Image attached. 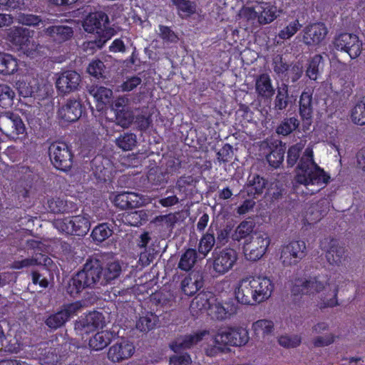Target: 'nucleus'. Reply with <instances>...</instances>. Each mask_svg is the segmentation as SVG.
<instances>
[{"label":"nucleus","instance_id":"nucleus-1","mask_svg":"<svg viewBox=\"0 0 365 365\" xmlns=\"http://www.w3.org/2000/svg\"><path fill=\"white\" fill-rule=\"evenodd\" d=\"M330 177L314 161L312 146H308L298 163V192L313 195L325 186Z\"/></svg>","mask_w":365,"mask_h":365},{"label":"nucleus","instance_id":"nucleus-2","mask_svg":"<svg viewBox=\"0 0 365 365\" xmlns=\"http://www.w3.org/2000/svg\"><path fill=\"white\" fill-rule=\"evenodd\" d=\"M103 262L102 256L89 257L83 268L69 279L66 292L73 297H77L86 289H93L101 285Z\"/></svg>","mask_w":365,"mask_h":365},{"label":"nucleus","instance_id":"nucleus-3","mask_svg":"<svg viewBox=\"0 0 365 365\" xmlns=\"http://www.w3.org/2000/svg\"><path fill=\"white\" fill-rule=\"evenodd\" d=\"M274 284L267 277H249L241 279L235 290L237 302L245 305L259 304L268 299Z\"/></svg>","mask_w":365,"mask_h":365},{"label":"nucleus","instance_id":"nucleus-4","mask_svg":"<svg viewBox=\"0 0 365 365\" xmlns=\"http://www.w3.org/2000/svg\"><path fill=\"white\" fill-rule=\"evenodd\" d=\"M346 279L341 274H337L334 279L331 281H327L326 284L317 280L316 278L300 280V284H298V292L302 294H314L319 292L325 289V286L329 287V292L322 293L320 296L319 307L321 309L327 307H334L339 305L337 295L339 288L344 284Z\"/></svg>","mask_w":365,"mask_h":365},{"label":"nucleus","instance_id":"nucleus-5","mask_svg":"<svg viewBox=\"0 0 365 365\" xmlns=\"http://www.w3.org/2000/svg\"><path fill=\"white\" fill-rule=\"evenodd\" d=\"M53 225L61 233L77 236H85L91 227L88 217L81 215L56 219Z\"/></svg>","mask_w":365,"mask_h":365},{"label":"nucleus","instance_id":"nucleus-6","mask_svg":"<svg viewBox=\"0 0 365 365\" xmlns=\"http://www.w3.org/2000/svg\"><path fill=\"white\" fill-rule=\"evenodd\" d=\"M0 131L14 140L22 139L26 135V128L21 118L12 111L0 114Z\"/></svg>","mask_w":365,"mask_h":365},{"label":"nucleus","instance_id":"nucleus-7","mask_svg":"<svg viewBox=\"0 0 365 365\" xmlns=\"http://www.w3.org/2000/svg\"><path fill=\"white\" fill-rule=\"evenodd\" d=\"M31 33L29 29L14 26L9 29L6 39L16 49L23 51L27 56H32L37 49V46L31 41Z\"/></svg>","mask_w":365,"mask_h":365},{"label":"nucleus","instance_id":"nucleus-8","mask_svg":"<svg viewBox=\"0 0 365 365\" xmlns=\"http://www.w3.org/2000/svg\"><path fill=\"white\" fill-rule=\"evenodd\" d=\"M48 154L53 166L62 171L71 169L73 165V154L71 148L63 141L54 142L48 148Z\"/></svg>","mask_w":365,"mask_h":365},{"label":"nucleus","instance_id":"nucleus-9","mask_svg":"<svg viewBox=\"0 0 365 365\" xmlns=\"http://www.w3.org/2000/svg\"><path fill=\"white\" fill-rule=\"evenodd\" d=\"M334 47L339 51L345 52L351 58L359 57L362 51V41L354 34L343 32L335 36Z\"/></svg>","mask_w":365,"mask_h":365},{"label":"nucleus","instance_id":"nucleus-10","mask_svg":"<svg viewBox=\"0 0 365 365\" xmlns=\"http://www.w3.org/2000/svg\"><path fill=\"white\" fill-rule=\"evenodd\" d=\"M270 244V239L267 233H255L250 242H245L243 252L247 260L257 261L267 252Z\"/></svg>","mask_w":365,"mask_h":365},{"label":"nucleus","instance_id":"nucleus-11","mask_svg":"<svg viewBox=\"0 0 365 365\" xmlns=\"http://www.w3.org/2000/svg\"><path fill=\"white\" fill-rule=\"evenodd\" d=\"M214 339L217 345L241 346L247 343L249 335L245 329L227 327L219 329Z\"/></svg>","mask_w":365,"mask_h":365},{"label":"nucleus","instance_id":"nucleus-12","mask_svg":"<svg viewBox=\"0 0 365 365\" xmlns=\"http://www.w3.org/2000/svg\"><path fill=\"white\" fill-rule=\"evenodd\" d=\"M237 260L235 250L230 247L224 248L213 252V270L218 275H222L232 269Z\"/></svg>","mask_w":365,"mask_h":365},{"label":"nucleus","instance_id":"nucleus-13","mask_svg":"<svg viewBox=\"0 0 365 365\" xmlns=\"http://www.w3.org/2000/svg\"><path fill=\"white\" fill-rule=\"evenodd\" d=\"M320 247L326 252V259L331 265L339 267L346 259L344 248L333 238L323 239L320 242Z\"/></svg>","mask_w":365,"mask_h":365},{"label":"nucleus","instance_id":"nucleus-14","mask_svg":"<svg viewBox=\"0 0 365 365\" xmlns=\"http://www.w3.org/2000/svg\"><path fill=\"white\" fill-rule=\"evenodd\" d=\"M259 5V22L266 24L273 21L282 11V0H256Z\"/></svg>","mask_w":365,"mask_h":365},{"label":"nucleus","instance_id":"nucleus-15","mask_svg":"<svg viewBox=\"0 0 365 365\" xmlns=\"http://www.w3.org/2000/svg\"><path fill=\"white\" fill-rule=\"evenodd\" d=\"M81 81V76L76 71H65L58 74L56 87L59 94L65 95L76 91Z\"/></svg>","mask_w":365,"mask_h":365},{"label":"nucleus","instance_id":"nucleus-16","mask_svg":"<svg viewBox=\"0 0 365 365\" xmlns=\"http://www.w3.org/2000/svg\"><path fill=\"white\" fill-rule=\"evenodd\" d=\"M76 309L77 307L74 304H65L58 312L47 316L44 324L50 330H56L64 326Z\"/></svg>","mask_w":365,"mask_h":365},{"label":"nucleus","instance_id":"nucleus-17","mask_svg":"<svg viewBox=\"0 0 365 365\" xmlns=\"http://www.w3.org/2000/svg\"><path fill=\"white\" fill-rule=\"evenodd\" d=\"M86 113V108L80 100L68 99L58 111V117L64 121L72 123Z\"/></svg>","mask_w":365,"mask_h":365},{"label":"nucleus","instance_id":"nucleus-18","mask_svg":"<svg viewBox=\"0 0 365 365\" xmlns=\"http://www.w3.org/2000/svg\"><path fill=\"white\" fill-rule=\"evenodd\" d=\"M109 22L108 16L103 11L90 13L84 19L83 26L88 33L99 34L104 31H111L106 28Z\"/></svg>","mask_w":365,"mask_h":365},{"label":"nucleus","instance_id":"nucleus-19","mask_svg":"<svg viewBox=\"0 0 365 365\" xmlns=\"http://www.w3.org/2000/svg\"><path fill=\"white\" fill-rule=\"evenodd\" d=\"M104 319L102 313L97 311L90 312L76 322V329L87 334L98 328H103L105 324Z\"/></svg>","mask_w":365,"mask_h":365},{"label":"nucleus","instance_id":"nucleus-20","mask_svg":"<svg viewBox=\"0 0 365 365\" xmlns=\"http://www.w3.org/2000/svg\"><path fill=\"white\" fill-rule=\"evenodd\" d=\"M327 33V29L322 23L309 25L304 29L303 41L307 45H318L325 38Z\"/></svg>","mask_w":365,"mask_h":365},{"label":"nucleus","instance_id":"nucleus-21","mask_svg":"<svg viewBox=\"0 0 365 365\" xmlns=\"http://www.w3.org/2000/svg\"><path fill=\"white\" fill-rule=\"evenodd\" d=\"M135 351L133 343L124 341L111 346L108 351V358L113 362H119L130 358Z\"/></svg>","mask_w":365,"mask_h":365},{"label":"nucleus","instance_id":"nucleus-22","mask_svg":"<svg viewBox=\"0 0 365 365\" xmlns=\"http://www.w3.org/2000/svg\"><path fill=\"white\" fill-rule=\"evenodd\" d=\"M90 165L96 178L104 182L109 178L111 173V164L108 158L98 154L91 160Z\"/></svg>","mask_w":365,"mask_h":365},{"label":"nucleus","instance_id":"nucleus-23","mask_svg":"<svg viewBox=\"0 0 365 365\" xmlns=\"http://www.w3.org/2000/svg\"><path fill=\"white\" fill-rule=\"evenodd\" d=\"M326 200H322L317 202L307 204L303 212L302 222L304 225H313L319 221L324 214L327 212V208L324 207Z\"/></svg>","mask_w":365,"mask_h":365},{"label":"nucleus","instance_id":"nucleus-24","mask_svg":"<svg viewBox=\"0 0 365 365\" xmlns=\"http://www.w3.org/2000/svg\"><path fill=\"white\" fill-rule=\"evenodd\" d=\"M312 92L310 89L304 91L299 101V113L302 120V129L305 132L310 129L312 125Z\"/></svg>","mask_w":365,"mask_h":365},{"label":"nucleus","instance_id":"nucleus-25","mask_svg":"<svg viewBox=\"0 0 365 365\" xmlns=\"http://www.w3.org/2000/svg\"><path fill=\"white\" fill-rule=\"evenodd\" d=\"M44 34L50 41L61 44L73 36V30L68 26L54 25L46 28L44 30Z\"/></svg>","mask_w":365,"mask_h":365},{"label":"nucleus","instance_id":"nucleus-26","mask_svg":"<svg viewBox=\"0 0 365 365\" xmlns=\"http://www.w3.org/2000/svg\"><path fill=\"white\" fill-rule=\"evenodd\" d=\"M209 331L202 330L194 334L185 335L180 342H176L171 346V349L175 352H178L181 349H191L194 345L201 341L204 336L207 335Z\"/></svg>","mask_w":365,"mask_h":365},{"label":"nucleus","instance_id":"nucleus-27","mask_svg":"<svg viewBox=\"0 0 365 365\" xmlns=\"http://www.w3.org/2000/svg\"><path fill=\"white\" fill-rule=\"evenodd\" d=\"M267 184V180L258 174H250L246 184L247 195L256 197L263 193Z\"/></svg>","mask_w":365,"mask_h":365},{"label":"nucleus","instance_id":"nucleus-28","mask_svg":"<svg viewBox=\"0 0 365 365\" xmlns=\"http://www.w3.org/2000/svg\"><path fill=\"white\" fill-rule=\"evenodd\" d=\"M204 284L202 277L198 274H190L185 277L181 282V289L187 296H193Z\"/></svg>","mask_w":365,"mask_h":365},{"label":"nucleus","instance_id":"nucleus-29","mask_svg":"<svg viewBox=\"0 0 365 365\" xmlns=\"http://www.w3.org/2000/svg\"><path fill=\"white\" fill-rule=\"evenodd\" d=\"M286 150L285 145L282 141L275 142L270 146V153L267 155L266 159L270 166L278 168L284 161Z\"/></svg>","mask_w":365,"mask_h":365},{"label":"nucleus","instance_id":"nucleus-30","mask_svg":"<svg viewBox=\"0 0 365 365\" xmlns=\"http://www.w3.org/2000/svg\"><path fill=\"white\" fill-rule=\"evenodd\" d=\"M48 207L53 213H68L77 209L76 204L61 197H52L48 200Z\"/></svg>","mask_w":365,"mask_h":365},{"label":"nucleus","instance_id":"nucleus-31","mask_svg":"<svg viewBox=\"0 0 365 365\" xmlns=\"http://www.w3.org/2000/svg\"><path fill=\"white\" fill-rule=\"evenodd\" d=\"M181 19H187L197 13V4L190 0H170Z\"/></svg>","mask_w":365,"mask_h":365},{"label":"nucleus","instance_id":"nucleus-32","mask_svg":"<svg viewBox=\"0 0 365 365\" xmlns=\"http://www.w3.org/2000/svg\"><path fill=\"white\" fill-rule=\"evenodd\" d=\"M123 223L127 225L139 227L148 220V215L144 210L125 212L121 217Z\"/></svg>","mask_w":365,"mask_h":365},{"label":"nucleus","instance_id":"nucleus-33","mask_svg":"<svg viewBox=\"0 0 365 365\" xmlns=\"http://www.w3.org/2000/svg\"><path fill=\"white\" fill-rule=\"evenodd\" d=\"M121 266L118 262H108L105 267L103 266V270L102 271L101 286H105L118 278L121 273Z\"/></svg>","mask_w":365,"mask_h":365},{"label":"nucleus","instance_id":"nucleus-34","mask_svg":"<svg viewBox=\"0 0 365 365\" xmlns=\"http://www.w3.org/2000/svg\"><path fill=\"white\" fill-rule=\"evenodd\" d=\"M112 333L108 331H98L89 340V346L95 351H99L106 347L112 340Z\"/></svg>","mask_w":365,"mask_h":365},{"label":"nucleus","instance_id":"nucleus-35","mask_svg":"<svg viewBox=\"0 0 365 365\" xmlns=\"http://www.w3.org/2000/svg\"><path fill=\"white\" fill-rule=\"evenodd\" d=\"M151 301L162 308H170L175 301V297L170 290L162 289L151 295Z\"/></svg>","mask_w":365,"mask_h":365},{"label":"nucleus","instance_id":"nucleus-36","mask_svg":"<svg viewBox=\"0 0 365 365\" xmlns=\"http://www.w3.org/2000/svg\"><path fill=\"white\" fill-rule=\"evenodd\" d=\"M297 240L293 239L288 244L284 245L281 250L280 259L284 266L295 264L297 262Z\"/></svg>","mask_w":365,"mask_h":365},{"label":"nucleus","instance_id":"nucleus-37","mask_svg":"<svg viewBox=\"0 0 365 365\" xmlns=\"http://www.w3.org/2000/svg\"><path fill=\"white\" fill-rule=\"evenodd\" d=\"M197 259L195 249L188 248L180 257L178 267L185 272H189L195 266Z\"/></svg>","mask_w":365,"mask_h":365},{"label":"nucleus","instance_id":"nucleus-38","mask_svg":"<svg viewBox=\"0 0 365 365\" xmlns=\"http://www.w3.org/2000/svg\"><path fill=\"white\" fill-rule=\"evenodd\" d=\"M18 67L16 59L11 54L0 52V73L11 75Z\"/></svg>","mask_w":365,"mask_h":365},{"label":"nucleus","instance_id":"nucleus-39","mask_svg":"<svg viewBox=\"0 0 365 365\" xmlns=\"http://www.w3.org/2000/svg\"><path fill=\"white\" fill-rule=\"evenodd\" d=\"M257 93L262 96H270L274 93V89L269 76L262 73L259 76L255 83Z\"/></svg>","mask_w":365,"mask_h":365},{"label":"nucleus","instance_id":"nucleus-40","mask_svg":"<svg viewBox=\"0 0 365 365\" xmlns=\"http://www.w3.org/2000/svg\"><path fill=\"white\" fill-rule=\"evenodd\" d=\"M113 34L112 31H104L96 34L95 39L84 43L85 49H90L93 52L102 48L106 43L110 39Z\"/></svg>","mask_w":365,"mask_h":365},{"label":"nucleus","instance_id":"nucleus-41","mask_svg":"<svg viewBox=\"0 0 365 365\" xmlns=\"http://www.w3.org/2000/svg\"><path fill=\"white\" fill-rule=\"evenodd\" d=\"M158 317L153 312H147L145 315L140 317L136 322V329L142 332H148L156 326Z\"/></svg>","mask_w":365,"mask_h":365},{"label":"nucleus","instance_id":"nucleus-42","mask_svg":"<svg viewBox=\"0 0 365 365\" xmlns=\"http://www.w3.org/2000/svg\"><path fill=\"white\" fill-rule=\"evenodd\" d=\"M215 243L214 231L210 227L207 232L200 240L198 252L203 257H206L212 250Z\"/></svg>","mask_w":365,"mask_h":365},{"label":"nucleus","instance_id":"nucleus-43","mask_svg":"<svg viewBox=\"0 0 365 365\" xmlns=\"http://www.w3.org/2000/svg\"><path fill=\"white\" fill-rule=\"evenodd\" d=\"M19 94L24 97L34 96L39 90V85L37 79L32 78L29 81H20L18 85Z\"/></svg>","mask_w":365,"mask_h":365},{"label":"nucleus","instance_id":"nucleus-44","mask_svg":"<svg viewBox=\"0 0 365 365\" xmlns=\"http://www.w3.org/2000/svg\"><path fill=\"white\" fill-rule=\"evenodd\" d=\"M168 178V173L163 171L158 167L150 169L147 175L148 182L155 186H160L167 183Z\"/></svg>","mask_w":365,"mask_h":365},{"label":"nucleus","instance_id":"nucleus-45","mask_svg":"<svg viewBox=\"0 0 365 365\" xmlns=\"http://www.w3.org/2000/svg\"><path fill=\"white\" fill-rule=\"evenodd\" d=\"M322 67V56L319 54L314 56L308 62L306 75L311 79L318 78L319 71Z\"/></svg>","mask_w":365,"mask_h":365},{"label":"nucleus","instance_id":"nucleus-46","mask_svg":"<svg viewBox=\"0 0 365 365\" xmlns=\"http://www.w3.org/2000/svg\"><path fill=\"white\" fill-rule=\"evenodd\" d=\"M113 230L108 223H101L96 226L91 232V237L95 242H102L110 237Z\"/></svg>","mask_w":365,"mask_h":365},{"label":"nucleus","instance_id":"nucleus-47","mask_svg":"<svg viewBox=\"0 0 365 365\" xmlns=\"http://www.w3.org/2000/svg\"><path fill=\"white\" fill-rule=\"evenodd\" d=\"M116 145L123 150H131L137 144V137L133 133H124L116 139Z\"/></svg>","mask_w":365,"mask_h":365},{"label":"nucleus","instance_id":"nucleus-48","mask_svg":"<svg viewBox=\"0 0 365 365\" xmlns=\"http://www.w3.org/2000/svg\"><path fill=\"white\" fill-rule=\"evenodd\" d=\"M15 93L6 84H0V106L4 108L11 107L14 104Z\"/></svg>","mask_w":365,"mask_h":365},{"label":"nucleus","instance_id":"nucleus-49","mask_svg":"<svg viewBox=\"0 0 365 365\" xmlns=\"http://www.w3.org/2000/svg\"><path fill=\"white\" fill-rule=\"evenodd\" d=\"M253 224L252 222L242 221L237 227L235 232L232 234V240L240 242L250 236L253 232Z\"/></svg>","mask_w":365,"mask_h":365},{"label":"nucleus","instance_id":"nucleus-50","mask_svg":"<svg viewBox=\"0 0 365 365\" xmlns=\"http://www.w3.org/2000/svg\"><path fill=\"white\" fill-rule=\"evenodd\" d=\"M91 93H93V98L98 103L101 105L109 103L113 96L112 90L103 86L93 88L91 91Z\"/></svg>","mask_w":365,"mask_h":365},{"label":"nucleus","instance_id":"nucleus-51","mask_svg":"<svg viewBox=\"0 0 365 365\" xmlns=\"http://www.w3.org/2000/svg\"><path fill=\"white\" fill-rule=\"evenodd\" d=\"M207 304H209L207 300H206L205 303L202 304V307L200 309L205 308ZM208 305V308L210 309L209 314L213 319L217 320H224L230 315L225 309V308L220 303L215 304L214 305Z\"/></svg>","mask_w":365,"mask_h":365},{"label":"nucleus","instance_id":"nucleus-52","mask_svg":"<svg viewBox=\"0 0 365 365\" xmlns=\"http://www.w3.org/2000/svg\"><path fill=\"white\" fill-rule=\"evenodd\" d=\"M351 118L355 124L365 125V101L356 104L351 110Z\"/></svg>","mask_w":365,"mask_h":365},{"label":"nucleus","instance_id":"nucleus-53","mask_svg":"<svg viewBox=\"0 0 365 365\" xmlns=\"http://www.w3.org/2000/svg\"><path fill=\"white\" fill-rule=\"evenodd\" d=\"M273 328V322L267 319H259L252 324V329L256 334L265 335L270 334Z\"/></svg>","mask_w":365,"mask_h":365},{"label":"nucleus","instance_id":"nucleus-54","mask_svg":"<svg viewBox=\"0 0 365 365\" xmlns=\"http://www.w3.org/2000/svg\"><path fill=\"white\" fill-rule=\"evenodd\" d=\"M16 19L19 24L29 26H38L42 21L39 16L25 13H19Z\"/></svg>","mask_w":365,"mask_h":365},{"label":"nucleus","instance_id":"nucleus-55","mask_svg":"<svg viewBox=\"0 0 365 365\" xmlns=\"http://www.w3.org/2000/svg\"><path fill=\"white\" fill-rule=\"evenodd\" d=\"M106 66L104 63L99 60H93L87 68L88 73L97 78L103 77Z\"/></svg>","mask_w":365,"mask_h":365},{"label":"nucleus","instance_id":"nucleus-56","mask_svg":"<svg viewBox=\"0 0 365 365\" xmlns=\"http://www.w3.org/2000/svg\"><path fill=\"white\" fill-rule=\"evenodd\" d=\"M297 129V118L292 117L289 119H285L277 127V132L278 134L287 135L293 130Z\"/></svg>","mask_w":365,"mask_h":365},{"label":"nucleus","instance_id":"nucleus-57","mask_svg":"<svg viewBox=\"0 0 365 365\" xmlns=\"http://www.w3.org/2000/svg\"><path fill=\"white\" fill-rule=\"evenodd\" d=\"M336 335L334 333H326L324 335H319L312 340V344L315 347H324L332 344L336 339Z\"/></svg>","mask_w":365,"mask_h":365},{"label":"nucleus","instance_id":"nucleus-58","mask_svg":"<svg viewBox=\"0 0 365 365\" xmlns=\"http://www.w3.org/2000/svg\"><path fill=\"white\" fill-rule=\"evenodd\" d=\"M58 348L50 347L48 350H46L43 354V362L51 365L56 364L62 359V356L58 354Z\"/></svg>","mask_w":365,"mask_h":365},{"label":"nucleus","instance_id":"nucleus-59","mask_svg":"<svg viewBox=\"0 0 365 365\" xmlns=\"http://www.w3.org/2000/svg\"><path fill=\"white\" fill-rule=\"evenodd\" d=\"M160 36L165 42L175 43L178 40V36L170 29V27L164 25L159 26Z\"/></svg>","mask_w":365,"mask_h":365},{"label":"nucleus","instance_id":"nucleus-60","mask_svg":"<svg viewBox=\"0 0 365 365\" xmlns=\"http://www.w3.org/2000/svg\"><path fill=\"white\" fill-rule=\"evenodd\" d=\"M191 363V356L187 352L180 355H173L169 358V364L170 365H190Z\"/></svg>","mask_w":365,"mask_h":365},{"label":"nucleus","instance_id":"nucleus-61","mask_svg":"<svg viewBox=\"0 0 365 365\" xmlns=\"http://www.w3.org/2000/svg\"><path fill=\"white\" fill-rule=\"evenodd\" d=\"M142 82V79L136 76L127 78L120 86L121 91L128 92L136 88Z\"/></svg>","mask_w":365,"mask_h":365},{"label":"nucleus","instance_id":"nucleus-62","mask_svg":"<svg viewBox=\"0 0 365 365\" xmlns=\"http://www.w3.org/2000/svg\"><path fill=\"white\" fill-rule=\"evenodd\" d=\"M232 146L229 143H225L217 152V159L220 162L227 163L232 159Z\"/></svg>","mask_w":365,"mask_h":365},{"label":"nucleus","instance_id":"nucleus-63","mask_svg":"<svg viewBox=\"0 0 365 365\" xmlns=\"http://www.w3.org/2000/svg\"><path fill=\"white\" fill-rule=\"evenodd\" d=\"M194 181L193 177L191 175H183L180 177L176 182V188L181 193H186L188 190L187 186L192 185Z\"/></svg>","mask_w":365,"mask_h":365},{"label":"nucleus","instance_id":"nucleus-64","mask_svg":"<svg viewBox=\"0 0 365 365\" xmlns=\"http://www.w3.org/2000/svg\"><path fill=\"white\" fill-rule=\"evenodd\" d=\"M36 264V259L34 258H26L22 260H15L11 265L14 269H21L24 267H29Z\"/></svg>","mask_w":365,"mask_h":365}]
</instances>
